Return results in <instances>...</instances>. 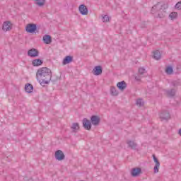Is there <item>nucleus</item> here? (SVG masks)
Wrapping results in <instances>:
<instances>
[{
    "mask_svg": "<svg viewBox=\"0 0 181 181\" xmlns=\"http://www.w3.org/2000/svg\"><path fill=\"white\" fill-rule=\"evenodd\" d=\"M175 9H178L179 11H180V9H181V1L176 4Z\"/></svg>",
    "mask_w": 181,
    "mask_h": 181,
    "instance_id": "nucleus-29",
    "label": "nucleus"
},
{
    "mask_svg": "<svg viewBox=\"0 0 181 181\" xmlns=\"http://www.w3.org/2000/svg\"><path fill=\"white\" fill-rule=\"evenodd\" d=\"M153 159L155 163V166H154V173H158L159 172V168H160V163H159V160L155 154L153 155Z\"/></svg>",
    "mask_w": 181,
    "mask_h": 181,
    "instance_id": "nucleus-7",
    "label": "nucleus"
},
{
    "mask_svg": "<svg viewBox=\"0 0 181 181\" xmlns=\"http://www.w3.org/2000/svg\"><path fill=\"white\" fill-rule=\"evenodd\" d=\"M139 74H145V73H146V70L144 68H139Z\"/></svg>",
    "mask_w": 181,
    "mask_h": 181,
    "instance_id": "nucleus-28",
    "label": "nucleus"
},
{
    "mask_svg": "<svg viewBox=\"0 0 181 181\" xmlns=\"http://www.w3.org/2000/svg\"><path fill=\"white\" fill-rule=\"evenodd\" d=\"M91 122L87 119H83V128L86 129V131H90L91 129Z\"/></svg>",
    "mask_w": 181,
    "mask_h": 181,
    "instance_id": "nucleus-10",
    "label": "nucleus"
},
{
    "mask_svg": "<svg viewBox=\"0 0 181 181\" xmlns=\"http://www.w3.org/2000/svg\"><path fill=\"white\" fill-rule=\"evenodd\" d=\"M169 18L170 19H171V21H174V19H176L177 18V13L176 12H172L169 15Z\"/></svg>",
    "mask_w": 181,
    "mask_h": 181,
    "instance_id": "nucleus-25",
    "label": "nucleus"
},
{
    "mask_svg": "<svg viewBox=\"0 0 181 181\" xmlns=\"http://www.w3.org/2000/svg\"><path fill=\"white\" fill-rule=\"evenodd\" d=\"M54 156L55 159H57V160H59V162H62V160H64V159L66 158V155H64V153L62 150H57V151H55Z\"/></svg>",
    "mask_w": 181,
    "mask_h": 181,
    "instance_id": "nucleus-5",
    "label": "nucleus"
},
{
    "mask_svg": "<svg viewBox=\"0 0 181 181\" xmlns=\"http://www.w3.org/2000/svg\"><path fill=\"white\" fill-rule=\"evenodd\" d=\"M3 32H11L13 29V23L11 21H6L3 22L1 25Z\"/></svg>",
    "mask_w": 181,
    "mask_h": 181,
    "instance_id": "nucleus-3",
    "label": "nucleus"
},
{
    "mask_svg": "<svg viewBox=\"0 0 181 181\" xmlns=\"http://www.w3.org/2000/svg\"><path fill=\"white\" fill-rule=\"evenodd\" d=\"M110 94L113 97H117V95H118L119 94V92L118 91V90H117L116 87L111 86L110 87Z\"/></svg>",
    "mask_w": 181,
    "mask_h": 181,
    "instance_id": "nucleus-18",
    "label": "nucleus"
},
{
    "mask_svg": "<svg viewBox=\"0 0 181 181\" xmlns=\"http://www.w3.org/2000/svg\"><path fill=\"white\" fill-rule=\"evenodd\" d=\"M39 8H43L46 5V0H33Z\"/></svg>",
    "mask_w": 181,
    "mask_h": 181,
    "instance_id": "nucleus-16",
    "label": "nucleus"
},
{
    "mask_svg": "<svg viewBox=\"0 0 181 181\" xmlns=\"http://www.w3.org/2000/svg\"><path fill=\"white\" fill-rule=\"evenodd\" d=\"M42 40L45 45H50L52 43V37H50L49 35H45Z\"/></svg>",
    "mask_w": 181,
    "mask_h": 181,
    "instance_id": "nucleus-19",
    "label": "nucleus"
},
{
    "mask_svg": "<svg viewBox=\"0 0 181 181\" xmlns=\"http://www.w3.org/2000/svg\"><path fill=\"white\" fill-rule=\"evenodd\" d=\"M159 117L161 119H169V118H170V115L167 112H163L160 113Z\"/></svg>",
    "mask_w": 181,
    "mask_h": 181,
    "instance_id": "nucleus-20",
    "label": "nucleus"
},
{
    "mask_svg": "<svg viewBox=\"0 0 181 181\" xmlns=\"http://www.w3.org/2000/svg\"><path fill=\"white\" fill-rule=\"evenodd\" d=\"M127 145H129V148L132 149H136V143H135L134 141H127Z\"/></svg>",
    "mask_w": 181,
    "mask_h": 181,
    "instance_id": "nucleus-22",
    "label": "nucleus"
},
{
    "mask_svg": "<svg viewBox=\"0 0 181 181\" xmlns=\"http://www.w3.org/2000/svg\"><path fill=\"white\" fill-rule=\"evenodd\" d=\"M141 174H142V170L139 168H134L131 171V175L132 176H133V177H136Z\"/></svg>",
    "mask_w": 181,
    "mask_h": 181,
    "instance_id": "nucleus-8",
    "label": "nucleus"
},
{
    "mask_svg": "<svg viewBox=\"0 0 181 181\" xmlns=\"http://www.w3.org/2000/svg\"><path fill=\"white\" fill-rule=\"evenodd\" d=\"M25 90L26 93H33V86H32V84L30 83H27L25 86Z\"/></svg>",
    "mask_w": 181,
    "mask_h": 181,
    "instance_id": "nucleus-21",
    "label": "nucleus"
},
{
    "mask_svg": "<svg viewBox=\"0 0 181 181\" xmlns=\"http://www.w3.org/2000/svg\"><path fill=\"white\" fill-rule=\"evenodd\" d=\"M90 122L94 127H98L101 122V118L98 115H93L90 117Z\"/></svg>",
    "mask_w": 181,
    "mask_h": 181,
    "instance_id": "nucleus-6",
    "label": "nucleus"
},
{
    "mask_svg": "<svg viewBox=\"0 0 181 181\" xmlns=\"http://www.w3.org/2000/svg\"><path fill=\"white\" fill-rule=\"evenodd\" d=\"M168 95H169V97H173V95H175V90H173L170 92H169Z\"/></svg>",
    "mask_w": 181,
    "mask_h": 181,
    "instance_id": "nucleus-30",
    "label": "nucleus"
},
{
    "mask_svg": "<svg viewBox=\"0 0 181 181\" xmlns=\"http://www.w3.org/2000/svg\"><path fill=\"white\" fill-rule=\"evenodd\" d=\"M153 57L156 60H159L161 57L160 52L159 51H154L153 52Z\"/></svg>",
    "mask_w": 181,
    "mask_h": 181,
    "instance_id": "nucleus-23",
    "label": "nucleus"
},
{
    "mask_svg": "<svg viewBox=\"0 0 181 181\" xmlns=\"http://www.w3.org/2000/svg\"><path fill=\"white\" fill-rule=\"evenodd\" d=\"M103 22H109L110 21V17L107 15H105L102 18Z\"/></svg>",
    "mask_w": 181,
    "mask_h": 181,
    "instance_id": "nucleus-27",
    "label": "nucleus"
},
{
    "mask_svg": "<svg viewBox=\"0 0 181 181\" xmlns=\"http://www.w3.org/2000/svg\"><path fill=\"white\" fill-rule=\"evenodd\" d=\"M78 11L81 15H88V8L84 4H81L78 7Z\"/></svg>",
    "mask_w": 181,
    "mask_h": 181,
    "instance_id": "nucleus-9",
    "label": "nucleus"
},
{
    "mask_svg": "<svg viewBox=\"0 0 181 181\" xmlns=\"http://www.w3.org/2000/svg\"><path fill=\"white\" fill-rule=\"evenodd\" d=\"M117 87L120 91H124L125 88H127V82L126 81H120L117 83Z\"/></svg>",
    "mask_w": 181,
    "mask_h": 181,
    "instance_id": "nucleus-13",
    "label": "nucleus"
},
{
    "mask_svg": "<svg viewBox=\"0 0 181 181\" xmlns=\"http://www.w3.org/2000/svg\"><path fill=\"white\" fill-rule=\"evenodd\" d=\"M166 74H173V68L172 66H167L165 70Z\"/></svg>",
    "mask_w": 181,
    "mask_h": 181,
    "instance_id": "nucleus-24",
    "label": "nucleus"
},
{
    "mask_svg": "<svg viewBox=\"0 0 181 181\" xmlns=\"http://www.w3.org/2000/svg\"><path fill=\"white\" fill-rule=\"evenodd\" d=\"M36 80L40 86L49 84L52 80V70L47 67L39 69L36 72Z\"/></svg>",
    "mask_w": 181,
    "mask_h": 181,
    "instance_id": "nucleus-1",
    "label": "nucleus"
},
{
    "mask_svg": "<svg viewBox=\"0 0 181 181\" xmlns=\"http://www.w3.org/2000/svg\"><path fill=\"white\" fill-rule=\"evenodd\" d=\"M179 134H180V136H181V129L179 130Z\"/></svg>",
    "mask_w": 181,
    "mask_h": 181,
    "instance_id": "nucleus-31",
    "label": "nucleus"
},
{
    "mask_svg": "<svg viewBox=\"0 0 181 181\" xmlns=\"http://www.w3.org/2000/svg\"><path fill=\"white\" fill-rule=\"evenodd\" d=\"M32 64L34 67H39V66H42V64H43V60L40 59H35L32 61Z\"/></svg>",
    "mask_w": 181,
    "mask_h": 181,
    "instance_id": "nucleus-15",
    "label": "nucleus"
},
{
    "mask_svg": "<svg viewBox=\"0 0 181 181\" xmlns=\"http://www.w3.org/2000/svg\"><path fill=\"white\" fill-rule=\"evenodd\" d=\"M168 6H162L161 4H158L157 5L152 7L151 12L155 13V11H158V16L160 18H165L166 16V8Z\"/></svg>",
    "mask_w": 181,
    "mask_h": 181,
    "instance_id": "nucleus-2",
    "label": "nucleus"
},
{
    "mask_svg": "<svg viewBox=\"0 0 181 181\" xmlns=\"http://www.w3.org/2000/svg\"><path fill=\"white\" fill-rule=\"evenodd\" d=\"M71 62H73V57L71 56H66L62 64L64 66H66V64H69V63H71Z\"/></svg>",
    "mask_w": 181,
    "mask_h": 181,
    "instance_id": "nucleus-17",
    "label": "nucleus"
},
{
    "mask_svg": "<svg viewBox=\"0 0 181 181\" xmlns=\"http://www.w3.org/2000/svg\"><path fill=\"white\" fill-rule=\"evenodd\" d=\"M71 130L72 132H78L80 131V124L74 122L71 125Z\"/></svg>",
    "mask_w": 181,
    "mask_h": 181,
    "instance_id": "nucleus-14",
    "label": "nucleus"
},
{
    "mask_svg": "<svg viewBox=\"0 0 181 181\" xmlns=\"http://www.w3.org/2000/svg\"><path fill=\"white\" fill-rule=\"evenodd\" d=\"M93 74L94 76H100L103 74V68L100 66H95L92 71Z\"/></svg>",
    "mask_w": 181,
    "mask_h": 181,
    "instance_id": "nucleus-11",
    "label": "nucleus"
},
{
    "mask_svg": "<svg viewBox=\"0 0 181 181\" xmlns=\"http://www.w3.org/2000/svg\"><path fill=\"white\" fill-rule=\"evenodd\" d=\"M37 25L35 23H28L25 26V31L27 33H36Z\"/></svg>",
    "mask_w": 181,
    "mask_h": 181,
    "instance_id": "nucleus-4",
    "label": "nucleus"
},
{
    "mask_svg": "<svg viewBox=\"0 0 181 181\" xmlns=\"http://www.w3.org/2000/svg\"><path fill=\"white\" fill-rule=\"evenodd\" d=\"M28 54L30 57H37L39 56V51L36 49H31L28 52Z\"/></svg>",
    "mask_w": 181,
    "mask_h": 181,
    "instance_id": "nucleus-12",
    "label": "nucleus"
},
{
    "mask_svg": "<svg viewBox=\"0 0 181 181\" xmlns=\"http://www.w3.org/2000/svg\"><path fill=\"white\" fill-rule=\"evenodd\" d=\"M136 105L139 107H142L144 106V101H142L141 99H138L136 102Z\"/></svg>",
    "mask_w": 181,
    "mask_h": 181,
    "instance_id": "nucleus-26",
    "label": "nucleus"
}]
</instances>
